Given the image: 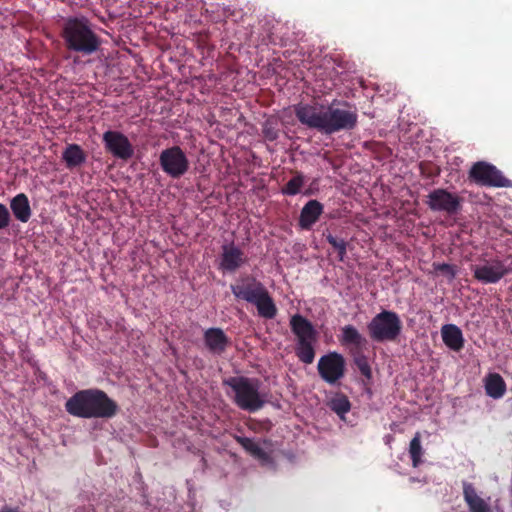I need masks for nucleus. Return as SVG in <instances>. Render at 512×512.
I'll list each match as a JSON object with an SVG mask.
<instances>
[{
    "instance_id": "f257e3e1",
    "label": "nucleus",
    "mask_w": 512,
    "mask_h": 512,
    "mask_svg": "<svg viewBox=\"0 0 512 512\" xmlns=\"http://www.w3.org/2000/svg\"><path fill=\"white\" fill-rule=\"evenodd\" d=\"M294 112L301 124L326 135L352 130L358 122L356 109L337 108L333 104L300 103L294 107Z\"/></svg>"
},
{
    "instance_id": "f03ea898",
    "label": "nucleus",
    "mask_w": 512,
    "mask_h": 512,
    "mask_svg": "<svg viewBox=\"0 0 512 512\" xmlns=\"http://www.w3.org/2000/svg\"><path fill=\"white\" fill-rule=\"evenodd\" d=\"M65 410L74 417L110 419L118 410V404L100 389L76 392L65 403Z\"/></svg>"
},
{
    "instance_id": "7ed1b4c3",
    "label": "nucleus",
    "mask_w": 512,
    "mask_h": 512,
    "mask_svg": "<svg viewBox=\"0 0 512 512\" xmlns=\"http://www.w3.org/2000/svg\"><path fill=\"white\" fill-rule=\"evenodd\" d=\"M61 36L68 51L82 56L96 53L101 46V38L85 17L68 18L63 25Z\"/></svg>"
},
{
    "instance_id": "20e7f679",
    "label": "nucleus",
    "mask_w": 512,
    "mask_h": 512,
    "mask_svg": "<svg viewBox=\"0 0 512 512\" xmlns=\"http://www.w3.org/2000/svg\"><path fill=\"white\" fill-rule=\"evenodd\" d=\"M236 299L254 305L260 317L273 319L277 306L265 285L252 276H243L230 286Z\"/></svg>"
},
{
    "instance_id": "39448f33",
    "label": "nucleus",
    "mask_w": 512,
    "mask_h": 512,
    "mask_svg": "<svg viewBox=\"0 0 512 512\" xmlns=\"http://www.w3.org/2000/svg\"><path fill=\"white\" fill-rule=\"evenodd\" d=\"M233 392V402L244 411L256 412L266 403V395L260 391L261 382L257 378L235 376L223 381Z\"/></svg>"
},
{
    "instance_id": "423d86ee",
    "label": "nucleus",
    "mask_w": 512,
    "mask_h": 512,
    "mask_svg": "<svg viewBox=\"0 0 512 512\" xmlns=\"http://www.w3.org/2000/svg\"><path fill=\"white\" fill-rule=\"evenodd\" d=\"M290 328L296 338L295 354L304 364H312L315 359L317 331L313 324L300 314L290 318Z\"/></svg>"
},
{
    "instance_id": "0eeeda50",
    "label": "nucleus",
    "mask_w": 512,
    "mask_h": 512,
    "mask_svg": "<svg viewBox=\"0 0 512 512\" xmlns=\"http://www.w3.org/2000/svg\"><path fill=\"white\" fill-rule=\"evenodd\" d=\"M367 330L374 342H393L401 334L402 321L396 312L382 310L370 320Z\"/></svg>"
},
{
    "instance_id": "6e6552de",
    "label": "nucleus",
    "mask_w": 512,
    "mask_h": 512,
    "mask_svg": "<svg viewBox=\"0 0 512 512\" xmlns=\"http://www.w3.org/2000/svg\"><path fill=\"white\" fill-rule=\"evenodd\" d=\"M470 181L484 187H512V181L506 178L494 165L479 161L468 172Z\"/></svg>"
},
{
    "instance_id": "1a4fd4ad",
    "label": "nucleus",
    "mask_w": 512,
    "mask_h": 512,
    "mask_svg": "<svg viewBox=\"0 0 512 512\" xmlns=\"http://www.w3.org/2000/svg\"><path fill=\"white\" fill-rule=\"evenodd\" d=\"M474 278L482 284H495L507 276L512 268L504 260L494 257L481 259L471 266Z\"/></svg>"
},
{
    "instance_id": "9d476101",
    "label": "nucleus",
    "mask_w": 512,
    "mask_h": 512,
    "mask_svg": "<svg viewBox=\"0 0 512 512\" xmlns=\"http://www.w3.org/2000/svg\"><path fill=\"white\" fill-rule=\"evenodd\" d=\"M317 371L321 379L329 385H336L344 378L346 361L342 354L333 351L320 357Z\"/></svg>"
},
{
    "instance_id": "9b49d317",
    "label": "nucleus",
    "mask_w": 512,
    "mask_h": 512,
    "mask_svg": "<svg viewBox=\"0 0 512 512\" xmlns=\"http://www.w3.org/2000/svg\"><path fill=\"white\" fill-rule=\"evenodd\" d=\"M161 169L173 179L185 175L190 167L185 152L179 146L164 149L159 156Z\"/></svg>"
},
{
    "instance_id": "f8f14e48",
    "label": "nucleus",
    "mask_w": 512,
    "mask_h": 512,
    "mask_svg": "<svg viewBox=\"0 0 512 512\" xmlns=\"http://www.w3.org/2000/svg\"><path fill=\"white\" fill-rule=\"evenodd\" d=\"M426 203L432 211L445 212L449 215L456 214L461 209V198L443 188L431 191Z\"/></svg>"
},
{
    "instance_id": "ddd939ff",
    "label": "nucleus",
    "mask_w": 512,
    "mask_h": 512,
    "mask_svg": "<svg viewBox=\"0 0 512 512\" xmlns=\"http://www.w3.org/2000/svg\"><path fill=\"white\" fill-rule=\"evenodd\" d=\"M102 140L106 151L116 158L127 160L134 154V148L128 137L119 131H106Z\"/></svg>"
},
{
    "instance_id": "4468645a",
    "label": "nucleus",
    "mask_w": 512,
    "mask_h": 512,
    "mask_svg": "<svg viewBox=\"0 0 512 512\" xmlns=\"http://www.w3.org/2000/svg\"><path fill=\"white\" fill-rule=\"evenodd\" d=\"M246 261L247 258L245 257L244 252L234 243L222 246L220 269L234 272L244 265Z\"/></svg>"
},
{
    "instance_id": "2eb2a0df",
    "label": "nucleus",
    "mask_w": 512,
    "mask_h": 512,
    "mask_svg": "<svg viewBox=\"0 0 512 512\" xmlns=\"http://www.w3.org/2000/svg\"><path fill=\"white\" fill-rule=\"evenodd\" d=\"M203 340L209 352L221 355L230 344L229 337L221 328H208L204 331Z\"/></svg>"
},
{
    "instance_id": "dca6fc26",
    "label": "nucleus",
    "mask_w": 512,
    "mask_h": 512,
    "mask_svg": "<svg viewBox=\"0 0 512 512\" xmlns=\"http://www.w3.org/2000/svg\"><path fill=\"white\" fill-rule=\"evenodd\" d=\"M463 497L470 512H492L490 497L487 499L478 495L472 483L463 482Z\"/></svg>"
},
{
    "instance_id": "f3484780",
    "label": "nucleus",
    "mask_w": 512,
    "mask_h": 512,
    "mask_svg": "<svg viewBox=\"0 0 512 512\" xmlns=\"http://www.w3.org/2000/svg\"><path fill=\"white\" fill-rule=\"evenodd\" d=\"M338 339L342 346L357 350L363 348L367 343V340L358 329L350 324L341 328Z\"/></svg>"
},
{
    "instance_id": "a211bd4d",
    "label": "nucleus",
    "mask_w": 512,
    "mask_h": 512,
    "mask_svg": "<svg viewBox=\"0 0 512 512\" xmlns=\"http://www.w3.org/2000/svg\"><path fill=\"white\" fill-rule=\"evenodd\" d=\"M323 212V205L317 200L308 201L301 210L299 224L304 229H310Z\"/></svg>"
},
{
    "instance_id": "6ab92c4d",
    "label": "nucleus",
    "mask_w": 512,
    "mask_h": 512,
    "mask_svg": "<svg viewBox=\"0 0 512 512\" xmlns=\"http://www.w3.org/2000/svg\"><path fill=\"white\" fill-rule=\"evenodd\" d=\"M486 394L493 399L502 398L507 390L506 383L499 373H488L483 379Z\"/></svg>"
},
{
    "instance_id": "aec40b11",
    "label": "nucleus",
    "mask_w": 512,
    "mask_h": 512,
    "mask_svg": "<svg viewBox=\"0 0 512 512\" xmlns=\"http://www.w3.org/2000/svg\"><path fill=\"white\" fill-rule=\"evenodd\" d=\"M444 344L453 351H460L464 346L461 329L454 324H446L441 328Z\"/></svg>"
},
{
    "instance_id": "412c9836",
    "label": "nucleus",
    "mask_w": 512,
    "mask_h": 512,
    "mask_svg": "<svg viewBox=\"0 0 512 512\" xmlns=\"http://www.w3.org/2000/svg\"><path fill=\"white\" fill-rule=\"evenodd\" d=\"M10 208L14 217L22 223L28 222L31 218L32 211L30 203L27 195L24 193H19L11 199Z\"/></svg>"
},
{
    "instance_id": "4be33fe9",
    "label": "nucleus",
    "mask_w": 512,
    "mask_h": 512,
    "mask_svg": "<svg viewBox=\"0 0 512 512\" xmlns=\"http://www.w3.org/2000/svg\"><path fill=\"white\" fill-rule=\"evenodd\" d=\"M62 158L68 168L80 166L86 160L84 151L77 144H69L63 151Z\"/></svg>"
},
{
    "instance_id": "5701e85b",
    "label": "nucleus",
    "mask_w": 512,
    "mask_h": 512,
    "mask_svg": "<svg viewBox=\"0 0 512 512\" xmlns=\"http://www.w3.org/2000/svg\"><path fill=\"white\" fill-rule=\"evenodd\" d=\"M235 440L240 444L253 457L260 460H267L268 454L264 449L253 439L248 437L236 436Z\"/></svg>"
},
{
    "instance_id": "b1692460",
    "label": "nucleus",
    "mask_w": 512,
    "mask_h": 512,
    "mask_svg": "<svg viewBox=\"0 0 512 512\" xmlns=\"http://www.w3.org/2000/svg\"><path fill=\"white\" fill-rule=\"evenodd\" d=\"M409 454L412 460V466L417 468L422 463L423 449L421 446V435L417 432L409 444Z\"/></svg>"
},
{
    "instance_id": "393cba45",
    "label": "nucleus",
    "mask_w": 512,
    "mask_h": 512,
    "mask_svg": "<svg viewBox=\"0 0 512 512\" xmlns=\"http://www.w3.org/2000/svg\"><path fill=\"white\" fill-rule=\"evenodd\" d=\"M330 408L340 417H343L351 408L349 399L345 395H337L332 398Z\"/></svg>"
},
{
    "instance_id": "a878e982",
    "label": "nucleus",
    "mask_w": 512,
    "mask_h": 512,
    "mask_svg": "<svg viewBox=\"0 0 512 512\" xmlns=\"http://www.w3.org/2000/svg\"><path fill=\"white\" fill-rule=\"evenodd\" d=\"M304 184V177L301 174L295 175L291 178L287 184L282 188V193L284 195L293 196L298 194L301 191V188Z\"/></svg>"
},
{
    "instance_id": "bb28decb",
    "label": "nucleus",
    "mask_w": 512,
    "mask_h": 512,
    "mask_svg": "<svg viewBox=\"0 0 512 512\" xmlns=\"http://www.w3.org/2000/svg\"><path fill=\"white\" fill-rule=\"evenodd\" d=\"M326 239L328 243L338 251L339 259L343 260L346 255V242L343 239H337L331 234H328Z\"/></svg>"
},
{
    "instance_id": "cd10ccee",
    "label": "nucleus",
    "mask_w": 512,
    "mask_h": 512,
    "mask_svg": "<svg viewBox=\"0 0 512 512\" xmlns=\"http://www.w3.org/2000/svg\"><path fill=\"white\" fill-rule=\"evenodd\" d=\"M355 364L360 373L366 378H371V367L368 363L367 358L364 355H360L355 358Z\"/></svg>"
},
{
    "instance_id": "c85d7f7f",
    "label": "nucleus",
    "mask_w": 512,
    "mask_h": 512,
    "mask_svg": "<svg viewBox=\"0 0 512 512\" xmlns=\"http://www.w3.org/2000/svg\"><path fill=\"white\" fill-rule=\"evenodd\" d=\"M433 267L436 271H439V272L443 273L444 275H446L449 278V280H453L457 275V270L454 265H450L447 263H441V264H434Z\"/></svg>"
},
{
    "instance_id": "c756f323",
    "label": "nucleus",
    "mask_w": 512,
    "mask_h": 512,
    "mask_svg": "<svg viewBox=\"0 0 512 512\" xmlns=\"http://www.w3.org/2000/svg\"><path fill=\"white\" fill-rule=\"evenodd\" d=\"M11 216L8 208L0 203V229H5L9 226Z\"/></svg>"
}]
</instances>
